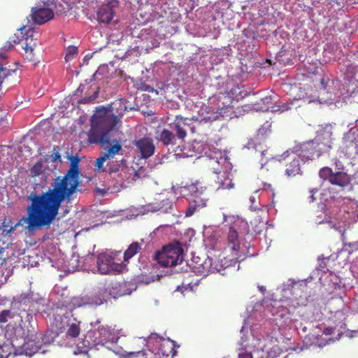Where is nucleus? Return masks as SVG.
<instances>
[{"instance_id":"nucleus-1","label":"nucleus","mask_w":358,"mask_h":358,"mask_svg":"<svg viewBox=\"0 0 358 358\" xmlns=\"http://www.w3.org/2000/svg\"><path fill=\"white\" fill-rule=\"evenodd\" d=\"M79 158L71 159L69 170L63 176L53 180L51 187L40 194L32 192L28 196L30 205L27 208V217H22L13 226L10 218H5L0 226V234L6 236L18 226L27 225L25 229L34 230L50 226L55 220L63 203H71L81 184Z\"/></svg>"},{"instance_id":"nucleus-2","label":"nucleus","mask_w":358,"mask_h":358,"mask_svg":"<svg viewBox=\"0 0 358 358\" xmlns=\"http://www.w3.org/2000/svg\"><path fill=\"white\" fill-rule=\"evenodd\" d=\"M112 108L113 110H116L115 113H106L103 116L98 117L92 123L88 133L89 142L99 144L103 149L115 144V141H119L122 144V139L113 138L112 134L114 132L115 127L120 122L124 113L128 110L125 100L120 99L114 102Z\"/></svg>"},{"instance_id":"nucleus-3","label":"nucleus","mask_w":358,"mask_h":358,"mask_svg":"<svg viewBox=\"0 0 358 358\" xmlns=\"http://www.w3.org/2000/svg\"><path fill=\"white\" fill-rule=\"evenodd\" d=\"M238 224L234 223L229 227V231L227 236V246L231 251V258L229 259V262L226 257H224V262L219 264L216 261L213 262L212 258L208 257L199 266L196 267V272L199 273L201 275H206L208 273L219 272L221 268H227L231 266H235L237 262H240L241 255H239L240 250V238L237 231Z\"/></svg>"},{"instance_id":"nucleus-4","label":"nucleus","mask_w":358,"mask_h":358,"mask_svg":"<svg viewBox=\"0 0 358 358\" xmlns=\"http://www.w3.org/2000/svg\"><path fill=\"white\" fill-rule=\"evenodd\" d=\"M155 341L157 344V351L154 352L150 350L143 351V346L145 345V339L139 338L135 341V343H141L138 348H134V350L125 352L129 355L136 354L140 356V358H173L176 354L175 350L174 342L170 339L166 340L163 337L159 336L157 334H151L148 337V343L150 344L152 341Z\"/></svg>"},{"instance_id":"nucleus-5","label":"nucleus","mask_w":358,"mask_h":358,"mask_svg":"<svg viewBox=\"0 0 358 358\" xmlns=\"http://www.w3.org/2000/svg\"><path fill=\"white\" fill-rule=\"evenodd\" d=\"M119 331L115 326L100 324L87 332L83 341V346L92 348L99 345H107L116 343L119 339Z\"/></svg>"},{"instance_id":"nucleus-6","label":"nucleus","mask_w":358,"mask_h":358,"mask_svg":"<svg viewBox=\"0 0 358 358\" xmlns=\"http://www.w3.org/2000/svg\"><path fill=\"white\" fill-rule=\"evenodd\" d=\"M121 285L119 282H113L103 287H99L90 293L82 296L79 300V306H101L107 301L110 297L116 298L123 295V292L119 289Z\"/></svg>"},{"instance_id":"nucleus-7","label":"nucleus","mask_w":358,"mask_h":358,"mask_svg":"<svg viewBox=\"0 0 358 358\" xmlns=\"http://www.w3.org/2000/svg\"><path fill=\"white\" fill-rule=\"evenodd\" d=\"M154 259L162 267H171L181 264L184 259L182 245L177 241L162 247L157 251Z\"/></svg>"},{"instance_id":"nucleus-8","label":"nucleus","mask_w":358,"mask_h":358,"mask_svg":"<svg viewBox=\"0 0 358 358\" xmlns=\"http://www.w3.org/2000/svg\"><path fill=\"white\" fill-rule=\"evenodd\" d=\"M96 265L101 274L120 273L125 268V264L115 263L114 257L106 253L98 255Z\"/></svg>"},{"instance_id":"nucleus-9","label":"nucleus","mask_w":358,"mask_h":358,"mask_svg":"<svg viewBox=\"0 0 358 358\" xmlns=\"http://www.w3.org/2000/svg\"><path fill=\"white\" fill-rule=\"evenodd\" d=\"M294 150L296 155L302 157L303 159L313 160L320 157V154L313 140L296 145L294 146Z\"/></svg>"},{"instance_id":"nucleus-10","label":"nucleus","mask_w":358,"mask_h":358,"mask_svg":"<svg viewBox=\"0 0 358 358\" xmlns=\"http://www.w3.org/2000/svg\"><path fill=\"white\" fill-rule=\"evenodd\" d=\"M118 4L117 1L113 0L101 6L96 13L97 21L106 24L110 23L115 16V9Z\"/></svg>"},{"instance_id":"nucleus-11","label":"nucleus","mask_w":358,"mask_h":358,"mask_svg":"<svg viewBox=\"0 0 358 358\" xmlns=\"http://www.w3.org/2000/svg\"><path fill=\"white\" fill-rule=\"evenodd\" d=\"M191 120L177 115L171 124L173 130L176 132V136L178 139L183 140L187 136V128H189L192 133H195L194 127H191Z\"/></svg>"},{"instance_id":"nucleus-12","label":"nucleus","mask_w":358,"mask_h":358,"mask_svg":"<svg viewBox=\"0 0 358 358\" xmlns=\"http://www.w3.org/2000/svg\"><path fill=\"white\" fill-rule=\"evenodd\" d=\"M133 144L138 150L143 159H148L155 153V146L152 138L143 137L138 140H135Z\"/></svg>"},{"instance_id":"nucleus-13","label":"nucleus","mask_w":358,"mask_h":358,"mask_svg":"<svg viewBox=\"0 0 358 358\" xmlns=\"http://www.w3.org/2000/svg\"><path fill=\"white\" fill-rule=\"evenodd\" d=\"M54 15L52 10L49 8L33 7L29 17L34 24L41 25L52 20Z\"/></svg>"},{"instance_id":"nucleus-14","label":"nucleus","mask_w":358,"mask_h":358,"mask_svg":"<svg viewBox=\"0 0 358 358\" xmlns=\"http://www.w3.org/2000/svg\"><path fill=\"white\" fill-rule=\"evenodd\" d=\"M115 143L109 148L106 147V152L103 155L96 159L95 166L99 171H104L103 163L108 160L114 158V157L122 150V145L119 141H115Z\"/></svg>"},{"instance_id":"nucleus-15","label":"nucleus","mask_w":358,"mask_h":358,"mask_svg":"<svg viewBox=\"0 0 358 358\" xmlns=\"http://www.w3.org/2000/svg\"><path fill=\"white\" fill-rule=\"evenodd\" d=\"M19 31H20V36L15 34L8 39L14 45L22 43V41H25V43L28 42L29 38L31 41H33L34 33V29L33 27L24 25L19 29Z\"/></svg>"},{"instance_id":"nucleus-16","label":"nucleus","mask_w":358,"mask_h":358,"mask_svg":"<svg viewBox=\"0 0 358 358\" xmlns=\"http://www.w3.org/2000/svg\"><path fill=\"white\" fill-rule=\"evenodd\" d=\"M41 346L35 340H28L24 342L20 349L15 351V355H25L27 356H32L35 353L40 351Z\"/></svg>"},{"instance_id":"nucleus-17","label":"nucleus","mask_w":358,"mask_h":358,"mask_svg":"<svg viewBox=\"0 0 358 358\" xmlns=\"http://www.w3.org/2000/svg\"><path fill=\"white\" fill-rule=\"evenodd\" d=\"M350 176L343 171L334 173L330 179V183L341 187H345L350 185Z\"/></svg>"},{"instance_id":"nucleus-18","label":"nucleus","mask_w":358,"mask_h":358,"mask_svg":"<svg viewBox=\"0 0 358 358\" xmlns=\"http://www.w3.org/2000/svg\"><path fill=\"white\" fill-rule=\"evenodd\" d=\"M199 115L201 116L200 118L199 117H193L192 120L194 121L209 122L215 120L217 117V115L212 111L211 108L208 106H203L201 108Z\"/></svg>"},{"instance_id":"nucleus-19","label":"nucleus","mask_w":358,"mask_h":358,"mask_svg":"<svg viewBox=\"0 0 358 358\" xmlns=\"http://www.w3.org/2000/svg\"><path fill=\"white\" fill-rule=\"evenodd\" d=\"M207 199L196 198L189 203L187 208L185 214V217H191L194 213L199 211L206 206Z\"/></svg>"},{"instance_id":"nucleus-20","label":"nucleus","mask_w":358,"mask_h":358,"mask_svg":"<svg viewBox=\"0 0 358 358\" xmlns=\"http://www.w3.org/2000/svg\"><path fill=\"white\" fill-rule=\"evenodd\" d=\"M285 174L289 178L302 174L299 157H294L292 160L286 165Z\"/></svg>"},{"instance_id":"nucleus-21","label":"nucleus","mask_w":358,"mask_h":358,"mask_svg":"<svg viewBox=\"0 0 358 358\" xmlns=\"http://www.w3.org/2000/svg\"><path fill=\"white\" fill-rule=\"evenodd\" d=\"M316 141L324 142L325 143L332 144V127L331 125H326L317 131V135L314 138Z\"/></svg>"},{"instance_id":"nucleus-22","label":"nucleus","mask_w":358,"mask_h":358,"mask_svg":"<svg viewBox=\"0 0 358 358\" xmlns=\"http://www.w3.org/2000/svg\"><path fill=\"white\" fill-rule=\"evenodd\" d=\"M141 249V245L138 242H132L124 252L122 263L126 266L129 263V259L140 252Z\"/></svg>"},{"instance_id":"nucleus-23","label":"nucleus","mask_w":358,"mask_h":358,"mask_svg":"<svg viewBox=\"0 0 358 358\" xmlns=\"http://www.w3.org/2000/svg\"><path fill=\"white\" fill-rule=\"evenodd\" d=\"M17 304H18L17 308L21 310L22 312H32L33 309L31 308L34 304V301L28 295H21L19 297L18 301L15 303V306Z\"/></svg>"},{"instance_id":"nucleus-24","label":"nucleus","mask_w":358,"mask_h":358,"mask_svg":"<svg viewBox=\"0 0 358 358\" xmlns=\"http://www.w3.org/2000/svg\"><path fill=\"white\" fill-rule=\"evenodd\" d=\"M217 183L219 185L218 189H229L234 187V183L226 172H220L218 173Z\"/></svg>"},{"instance_id":"nucleus-25","label":"nucleus","mask_w":358,"mask_h":358,"mask_svg":"<svg viewBox=\"0 0 358 358\" xmlns=\"http://www.w3.org/2000/svg\"><path fill=\"white\" fill-rule=\"evenodd\" d=\"M159 140L164 145H176V135H174L172 131L166 129H164L161 131L159 136Z\"/></svg>"},{"instance_id":"nucleus-26","label":"nucleus","mask_w":358,"mask_h":358,"mask_svg":"<svg viewBox=\"0 0 358 358\" xmlns=\"http://www.w3.org/2000/svg\"><path fill=\"white\" fill-rule=\"evenodd\" d=\"M227 93L229 98L233 100L241 99L246 95L243 87L238 85H233Z\"/></svg>"},{"instance_id":"nucleus-27","label":"nucleus","mask_w":358,"mask_h":358,"mask_svg":"<svg viewBox=\"0 0 358 358\" xmlns=\"http://www.w3.org/2000/svg\"><path fill=\"white\" fill-rule=\"evenodd\" d=\"M80 322L77 321L75 318L70 320L69 323V328L66 331V336L71 338H76L80 333Z\"/></svg>"},{"instance_id":"nucleus-28","label":"nucleus","mask_w":358,"mask_h":358,"mask_svg":"<svg viewBox=\"0 0 358 358\" xmlns=\"http://www.w3.org/2000/svg\"><path fill=\"white\" fill-rule=\"evenodd\" d=\"M356 134L358 135V131H353L352 129H350L344 134V136L343 137V142L346 147H350L353 145L358 147Z\"/></svg>"},{"instance_id":"nucleus-29","label":"nucleus","mask_w":358,"mask_h":358,"mask_svg":"<svg viewBox=\"0 0 358 358\" xmlns=\"http://www.w3.org/2000/svg\"><path fill=\"white\" fill-rule=\"evenodd\" d=\"M35 45V43L33 45L31 44V42H26L24 45H22V48L24 50L26 59L30 62H35L36 59L34 58V46Z\"/></svg>"},{"instance_id":"nucleus-30","label":"nucleus","mask_w":358,"mask_h":358,"mask_svg":"<svg viewBox=\"0 0 358 358\" xmlns=\"http://www.w3.org/2000/svg\"><path fill=\"white\" fill-rule=\"evenodd\" d=\"M316 148L317 149L318 152L320 154V156L323 155L324 153L328 152L330 151V150L332 148V144L330 143H325L324 142H320L316 141L315 139L313 140Z\"/></svg>"},{"instance_id":"nucleus-31","label":"nucleus","mask_w":358,"mask_h":358,"mask_svg":"<svg viewBox=\"0 0 358 358\" xmlns=\"http://www.w3.org/2000/svg\"><path fill=\"white\" fill-rule=\"evenodd\" d=\"M1 254V251L0 250V255ZM6 262V258L0 256V282L1 284L6 282L9 276V271H6V274L3 272V268L6 267L4 265Z\"/></svg>"},{"instance_id":"nucleus-32","label":"nucleus","mask_w":358,"mask_h":358,"mask_svg":"<svg viewBox=\"0 0 358 358\" xmlns=\"http://www.w3.org/2000/svg\"><path fill=\"white\" fill-rule=\"evenodd\" d=\"M135 87L137 89V90L141 91V92H148L150 93H155V94H158V91L155 89H154L152 86L142 82H138L135 84Z\"/></svg>"},{"instance_id":"nucleus-33","label":"nucleus","mask_w":358,"mask_h":358,"mask_svg":"<svg viewBox=\"0 0 358 358\" xmlns=\"http://www.w3.org/2000/svg\"><path fill=\"white\" fill-rule=\"evenodd\" d=\"M334 174L332 169L329 167H323L319 171V176L322 180H328L330 182L331 176Z\"/></svg>"},{"instance_id":"nucleus-34","label":"nucleus","mask_w":358,"mask_h":358,"mask_svg":"<svg viewBox=\"0 0 358 358\" xmlns=\"http://www.w3.org/2000/svg\"><path fill=\"white\" fill-rule=\"evenodd\" d=\"M125 163H126V160L124 159H122L120 162L116 161L115 163H113L108 167L107 171L109 173H116L120 170V164H123Z\"/></svg>"},{"instance_id":"nucleus-35","label":"nucleus","mask_w":358,"mask_h":358,"mask_svg":"<svg viewBox=\"0 0 358 358\" xmlns=\"http://www.w3.org/2000/svg\"><path fill=\"white\" fill-rule=\"evenodd\" d=\"M249 346L248 341L245 338L242 337L241 341L238 343V351H245Z\"/></svg>"},{"instance_id":"nucleus-36","label":"nucleus","mask_w":358,"mask_h":358,"mask_svg":"<svg viewBox=\"0 0 358 358\" xmlns=\"http://www.w3.org/2000/svg\"><path fill=\"white\" fill-rule=\"evenodd\" d=\"M42 164L41 162H37L34 167L31 169V173H34L35 176L39 175L41 173V169Z\"/></svg>"},{"instance_id":"nucleus-37","label":"nucleus","mask_w":358,"mask_h":358,"mask_svg":"<svg viewBox=\"0 0 358 358\" xmlns=\"http://www.w3.org/2000/svg\"><path fill=\"white\" fill-rule=\"evenodd\" d=\"M78 48L76 46H69L67 48V52L66 55V57H69V55H74L78 54Z\"/></svg>"},{"instance_id":"nucleus-38","label":"nucleus","mask_w":358,"mask_h":358,"mask_svg":"<svg viewBox=\"0 0 358 358\" xmlns=\"http://www.w3.org/2000/svg\"><path fill=\"white\" fill-rule=\"evenodd\" d=\"M97 97V92H96L94 95L88 96V97H84L81 99L80 101L81 103H87L91 102L92 101L94 100Z\"/></svg>"},{"instance_id":"nucleus-39","label":"nucleus","mask_w":358,"mask_h":358,"mask_svg":"<svg viewBox=\"0 0 358 358\" xmlns=\"http://www.w3.org/2000/svg\"><path fill=\"white\" fill-rule=\"evenodd\" d=\"M318 192L317 188H314L310 190V196L308 197L309 202H314L316 201V198L315 197V193Z\"/></svg>"},{"instance_id":"nucleus-40","label":"nucleus","mask_w":358,"mask_h":358,"mask_svg":"<svg viewBox=\"0 0 358 358\" xmlns=\"http://www.w3.org/2000/svg\"><path fill=\"white\" fill-rule=\"evenodd\" d=\"M13 47H14V45L10 41V40H8L5 43L3 46L1 48V49L7 52V51L12 50L13 48Z\"/></svg>"},{"instance_id":"nucleus-41","label":"nucleus","mask_w":358,"mask_h":358,"mask_svg":"<svg viewBox=\"0 0 358 358\" xmlns=\"http://www.w3.org/2000/svg\"><path fill=\"white\" fill-rule=\"evenodd\" d=\"M9 310H3L0 314V322H6L7 321V317L9 315Z\"/></svg>"},{"instance_id":"nucleus-42","label":"nucleus","mask_w":358,"mask_h":358,"mask_svg":"<svg viewBox=\"0 0 358 358\" xmlns=\"http://www.w3.org/2000/svg\"><path fill=\"white\" fill-rule=\"evenodd\" d=\"M238 358H253L250 352L245 351H238Z\"/></svg>"},{"instance_id":"nucleus-43","label":"nucleus","mask_w":358,"mask_h":358,"mask_svg":"<svg viewBox=\"0 0 358 358\" xmlns=\"http://www.w3.org/2000/svg\"><path fill=\"white\" fill-rule=\"evenodd\" d=\"M53 151H55L54 154L52 155V162H56L57 160H60L61 156L59 152L56 150V148H53Z\"/></svg>"},{"instance_id":"nucleus-44","label":"nucleus","mask_w":358,"mask_h":358,"mask_svg":"<svg viewBox=\"0 0 358 358\" xmlns=\"http://www.w3.org/2000/svg\"><path fill=\"white\" fill-rule=\"evenodd\" d=\"M289 109H290L289 104L285 103V104H283L282 106H280L279 108L276 110V111L279 110L282 113V112L288 110Z\"/></svg>"},{"instance_id":"nucleus-45","label":"nucleus","mask_w":358,"mask_h":358,"mask_svg":"<svg viewBox=\"0 0 358 358\" xmlns=\"http://www.w3.org/2000/svg\"><path fill=\"white\" fill-rule=\"evenodd\" d=\"M345 246H349L352 249L350 250V252H352L354 250H358V243H350L345 245Z\"/></svg>"},{"instance_id":"nucleus-46","label":"nucleus","mask_w":358,"mask_h":358,"mask_svg":"<svg viewBox=\"0 0 358 358\" xmlns=\"http://www.w3.org/2000/svg\"><path fill=\"white\" fill-rule=\"evenodd\" d=\"M194 188H195V185H194V184H192V185H191L189 186V191H191V192H192V191H194Z\"/></svg>"},{"instance_id":"nucleus-47","label":"nucleus","mask_w":358,"mask_h":358,"mask_svg":"<svg viewBox=\"0 0 358 358\" xmlns=\"http://www.w3.org/2000/svg\"><path fill=\"white\" fill-rule=\"evenodd\" d=\"M340 163L341 162H340V161L338 159H335V163L334 164H335L336 166H338V164H340Z\"/></svg>"},{"instance_id":"nucleus-48","label":"nucleus","mask_w":358,"mask_h":358,"mask_svg":"<svg viewBox=\"0 0 358 358\" xmlns=\"http://www.w3.org/2000/svg\"><path fill=\"white\" fill-rule=\"evenodd\" d=\"M263 129H264L263 128H261V129L259 130L258 136H259L260 134H263V132H262Z\"/></svg>"},{"instance_id":"nucleus-49","label":"nucleus","mask_w":358,"mask_h":358,"mask_svg":"<svg viewBox=\"0 0 358 358\" xmlns=\"http://www.w3.org/2000/svg\"><path fill=\"white\" fill-rule=\"evenodd\" d=\"M259 289H260L262 292H264L265 291V288H264L263 286H261V287H259Z\"/></svg>"},{"instance_id":"nucleus-50","label":"nucleus","mask_w":358,"mask_h":358,"mask_svg":"<svg viewBox=\"0 0 358 358\" xmlns=\"http://www.w3.org/2000/svg\"><path fill=\"white\" fill-rule=\"evenodd\" d=\"M250 200L251 202H254L255 201V197L250 196Z\"/></svg>"},{"instance_id":"nucleus-51","label":"nucleus","mask_w":358,"mask_h":358,"mask_svg":"<svg viewBox=\"0 0 358 358\" xmlns=\"http://www.w3.org/2000/svg\"><path fill=\"white\" fill-rule=\"evenodd\" d=\"M151 281H153V279L146 280V281H145V283H146V284H148V283H150Z\"/></svg>"},{"instance_id":"nucleus-52","label":"nucleus","mask_w":358,"mask_h":358,"mask_svg":"<svg viewBox=\"0 0 358 358\" xmlns=\"http://www.w3.org/2000/svg\"><path fill=\"white\" fill-rule=\"evenodd\" d=\"M42 341L44 343H47V341L45 340V338H42Z\"/></svg>"},{"instance_id":"nucleus-53","label":"nucleus","mask_w":358,"mask_h":358,"mask_svg":"<svg viewBox=\"0 0 358 358\" xmlns=\"http://www.w3.org/2000/svg\"><path fill=\"white\" fill-rule=\"evenodd\" d=\"M260 152H262V155H264V150H259Z\"/></svg>"},{"instance_id":"nucleus-54","label":"nucleus","mask_w":358,"mask_h":358,"mask_svg":"<svg viewBox=\"0 0 358 358\" xmlns=\"http://www.w3.org/2000/svg\"><path fill=\"white\" fill-rule=\"evenodd\" d=\"M120 251L116 252H115V255H118V254H120Z\"/></svg>"}]
</instances>
